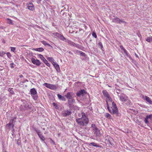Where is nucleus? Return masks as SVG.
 I'll use <instances>...</instances> for the list:
<instances>
[{"instance_id": "7ed1b4c3", "label": "nucleus", "mask_w": 152, "mask_h": 152, "mask_svg": "<svg viewBox=\"0 0 152 152\" xmlns=\"http://www.w3.org/2000/svg\"><path fill=\"white\" fill-rule=\"evenodd\" d=\"M30 92L31 95L33 99L34 100H36L38 98L37 92V91L34 88H32L30 89Z\"/></svg>"}, {"instance_id": "3c124183", "label": "nucleus", "mask_w": 152, "mask_h": 152, "mask_svg": "<svg viewBox=\"0 0 152 152\" xmlns=\"http://www.w3.org/2000/svg\"><path fill=\"white\" fill-rule=\"evenodd\" d=\"M99 45L101 46L102 48H103V46L101 43L100 42L99 43Z\"/></svg>"}, {"instance_id": "37998d69", "label": "nucleus", "mask_w": 152, "mask_h": 152, "mask_svg": "<svg viewBox=\"0 0 152 152\" xmlns=\"http://www.w3.org/2000/svg\"><path fill=\"white\" fill-rule=\"evenodd\" d=\"M6 54H7V56L9 58H10L11 56V54L9 52L7 53H6Z\"/></svg>"}, {"instance_id": "7c9ffc66", "label": "nucleus", "mask_w": 152, "mask_h": 152, "mask_svg": "<svg viewBox=\"0 0 152 152\" xmlns=\"http://www.w3.org/2000/svg\"><path fill=\"white\" fill-rule=\"evenodd\" d=\"M125 102H126V104L127 105H129L131 104V102L128 99V98L126 99V101H125Z\"/></svg>"}, {"instance_id": "f03ea898", "label": "nucleus", "mask_w": 152, "mask_h": 152, "mask_svg": "<svg viewBox=\"0 0 152 152\" xmlns=\"http://www.w3.org/2000/svg\"><path fill=\"white\" fill-rule=\"evenodd\" d=\"M32 107V105L29 104L25 100H24L23 103L21 105L20 107V109L21 110H31Z\"/></svg>"}, {"instance_id": "39448f33", "label": "nucleus", "mask_w": 152, "mask_h": 152, "mask_svg": "<svg viewBox=\"0 0 152 152\" xmlns=\"http://www.w3.org/2000/svg\"><path fill=\"white\" fill-rule=\"evenodd\" d=\"M44 85L47 88L53 90L56 89L57 87V86L56 85L46 83H44Z\"/></svg>"}, {"instance_id": "412c9836", "label": "nucleus", "mask_w": 152, "mask_h": 152, "mask_svg": "<svg viewBox=\"0 0 152 152\" xmlns=\"http://www.w3.org/2000/svg\"><path fill=\"white\" fill-rule=\"evenodd\" d=\"M57 96H58V98L59 99L61 100L62 101H65L66 99L64 97L61 96V95H60V94H57Z\"/></svg>"}, {"instance_id": "2f4dec72", "label": "nucleus", "mask_w": 152, "mask_h": 152, "mask_svg": "<svg viewBox=\"0 0 152 152\" xmlns=\"http://www.w3.org/2000/svg\"><path fill=\"white\" fill-rule=\"evenodd\" d=\"M89 145H92L94 147H99V145H97L96 143H95L94 142H92L90 143L89 144Z\"/></svg>"}, {"instance_id": "4d7b16f0", "label": "nucleus", "mask_w": 152, "mask_h": 152, "mask_svg": "<svg viewBox=\"0 0 152 152\" xmlns=\"http://www.w3.org/2000/svg\"><path fill=\"white\" fill-rule=\"evenodd\" d=\"M3 152H7L6 151H4Z\"/></svg>"}, {"instance_id": "a878e982", "label": "nucleus", "mask_w": 152, "mask_h": 152, "mask_svg": "<svg viewBox=\"0 0 152 152\" xmlns=\"http://www.w3.org/2000/svg\"><path fill=\"white\" fill-rule=\"evenodd\" d=\"M77 52H78V53H80V55L83 56H86L85 54L82 51L76 50L75 51V53H76Z\"/></svg>"}, {"instance_id": "ea45409f", "label": "nucleus", "mask_w": 152, "mask_h": 152, "mask_svg": "<svg viewBox=\"0 0 152 152\" xmlns=\"http://www.w3.org/2000/svg\"><path fill=\"white\" fill-rule=\"evenodd\" d=\"M9 91L11 94H13V91L12 90V89L10 88L8 89Z\"/></svg>"}, {"instance_id": "4c0bfd02", "label": "nucleus", "mask_w": 152, "mask_h": 152, "mask_svg": "<svg viewBox=\"0 0 152 152\" xmlns=\"http://www.w3.org/2000/svg\"><path fill=\"white\" fill-rule=\"evenodd\" d=\"M53 104L55 107L56 109H58L59 108V107L56 103L53 102Z\"/></svg>"}, {"instance_id": "4468645a", "label": "nucleus", "mask_w": 152, "mask_h": 152, "mask_svg": "<svg viewBox=\"0 0 152 152\" xmlns=\"http://www.w3.org/2000/svg\"><path fill=\"white\" fill-rule=\"evenodd\" d=\"M71 110H64L62 113V115L64 117H66L67 116H69L71 114Z\"/></svg>"}, {"instance_id": "5701e85b", "label": "nucleus", "mask_w": 152, "mask_h": 152, "mask_svg": "<svg viewBox=\"0 0 152 152\" xmlns=\"http://www.w3.org/2000/svg\"><path fill=\"white\" fill-rule=\"evenodd\" d=\"M91 127L92 129L93 132L98 129V128H97L96 127V125L94 124H92L91 125Z\"/></svg>"}, {"instance_id": "49530a36", "label": "nucleus", "mask_w": 152, "mask_h": 152, "mask_svg": "<svg viewBox=\"0 0 152 152\" xmlns=\"http://www.w3.org/2000/svg\"><path fill=\"white\" fill-rule=\"evenodd\" d=\"M36 132L38 136L41 134L40 133V132L39 130H36Z\"/></svg>"}, {"instance_id": "a211bd4d", "label": "nucleus", "mask_w": 152, "mask_h": 152, "mask_svg": "<svg viewBox=\"0 0 152 152\" xmlns=\"http://www.w3.org/2000/svg\"><path fill=\"white\" fill-rule=\"evenodd\" d=\"M28 8L31 10L33 11L34 10V7L32 3H30L27 4Z\"/></svg>"}, {"instance_id": "13d9d810", "label": "nucleus", "mask_w": 152, "mask_h": 152, "mask_svg": "<svg viewBox=\"0 0 152 152\" xmlns=\"http://www.w3.org/2000/svg\"><path fill=\"white\" fill-rule=\"evenodd\" d=\"M108 86L109 87H111L110 86H109V85H108Z\"/></svg>"}, {"instance_id": "c9c22d12", "label": "nucleus", "mask_w": 152, "mask_h": 152, "mask_svg": "<svg viewBox=\"0 0 152 152\" xmlns=\"http://www.w3.org/2000/svg\"><path fill=\"white\" fill-rule=\"evenodd\" d=\"M8 20V23L9 24L13 25V21L12 20L9 19V18L7 19Z\"/></svg>"}, {"instance_id": "6e6552de", "label": "nucleus", "mask_w": 152, "mask_h": 152, "mask_svg": "<svg viewBox=\"0 0 152 152\" xmlns=\"http://www.w3.org/2000/svg\"><path fill=\"white\" fill-rule=\"evenodd\" d=\"M112 22L117 23L120 24L121 23H126V22L120 19L117 17H115L113 18L112 20Z\"/></svg>"}, {"instance_id": "58836bf2", "label": "nucleus", "mask_w": 152, "mask_h": 152, "mask_svg": "<svg viewBox=\"0 0 152 152\" xmlns=\"http://www.w3.org/2000/svg\"><path fill=\"white\" fill-rule=\"evenodd\" d=\"M112 107H111L114 108H115L117 107L116 105L115 102H113L112 103Z\"/></svg>"}, {"instance_id": "393cba45", "label": "nucleus", "mask_w": 152, "mask_h": 152, "mask_svg": "<svg viewBox=\"0 0 152 152\" xmlns=\"http://www.w3.org/2000/svg\"><path fill=\"white\" fill-rule=\"evenodd\" d=\"M41 42L45 45H48L49 47H52L51 45L47 43L46 41L43 40L41 41Z\"/></svg>"}, {"instance_id": "f8f14e48", "label": "nucleus", "mask_w": 152, "mask_h": 152, "mask_svg": "<svg viewBox=\"0 0 152 152\" xmlns=\"http://www.w3.org/2000/svg\"><path fill=\"white\" fill-rule=\"evenodd\" d=\"M32 62L34 64L39 66L41 64L40 61L38 59H35L34 58H31Z\"/></svg>"}, {"instance_id": "a18cd8bd", "label": "nucleus", "mask_w": 152, "mask_h": 152, "mask_svg": "<svg viewBox=\"0 0 152 152\" xmlns=\"http://www.w3.org/2000/svg\"><path fill=\"white\" fill-rule=\"evenodd\" d=\"M14 65V64L13 63H11L10 64V67L12 68H13L14 67V66H13V65Z\"/></svg>"}, {"instance_id": "c85d7f7f", "label": "nucleus", "mask_w": 152, "mask_h": 152, "mask_svg": "<svg viewBox=\"0 0 152 152\" xmlns=\"http://www.w3.org/2000/svg\"><path fill=\"white\" fill-rule=\"evenodd\" d=\"M60 39L66 42V41L68 39H66L65 37H64L62 35H61L59 37Z\"/></svg>"}, {"instance_id": "b1692460", "label": "nucleus", "mask_w": 152, "mask_h": 152, "mask_svg": "<svg viewBox=\"0 0 152 152\" xmlns=\"http://www.w3.org/2000/svg\"><path fill=\"white\" fill-rule=\"evenodd\" d=\"M123 51L124 52V53L126 54V56L128 57L129 58H130V59L132 60V58L131 56H130L129 54L128 53L127 50L125 49Z\"/></svg>"}, {"instance_id": "cd10ccee", "label": "nucleus", "mask_w": 152, "mask_h": 152, "mask_svg": "<svg viewBox=\"0 0 152 152\" xmlns=\"http://www.w3.org/2000/svg\"><path fill=\"white\" fill-rule=\"evenodd\" d=\"M149 115H147L146 117L145 118V120H144V121L145 123L147 124H148V118L150 119V117Z\"/></svg>"}, {"instance_id": "603ef678", "label": "nucleus", "mask_w": 152, "mask_h": 152, "mask_svg": "<svg viewBox=\"0 0 152 152\" xmlns=\"http://www.w3.org/2000/svg\"><path fill=\"white\" fill-rule=\"evenodd\" d=\"M135 55L136 57H137V58L139 57L138 56L136 53H135Z\"/></svg>"}, {"instance_id": "c756f323", "label": "nucleus", "mask_w": 152, "mask_h": 152, "mask_svg": "<svg viewBox=\"0 0 152 152\" xmlns=\"http://www.w3.org/2000/svg\"><path fill=\"white\" fill-rule=\"evenodd\" d=\"M146 41L149 42H152V36H150L149 37H148L146 39Z\"/></svg>"}, {"instance_id": "4be33fe9", "label": "nucleus", "mask_w": 152, "mask_h": 152, "mask_svg": "<svg viewBox=\"0 0 152 152\" xmlns=\"http://www.w3.org/2000/svg\"><path fill=\"white\" fill-rule=\"evenodd\" d=\"M94 132L96 136H98L100 135V132L98 129L94 131Z\"/></svg>"}, {"instance_id": "1a4fd4ad", "label": "nucleus", "mask_w": 152, "mask_h": 152, "mask_svg": "<svg viewBox=\"0 0 152 152\" xmlns=\"http://www.w3.org/2000/svg\"><path fill=\"white\" fill-rule=\"evenodd\" d=\"M107 108L109 111L111 113L114 114H118V110L117 107L114 108L111 107L110 108L108 106L107 107Z\"/></svg>"}, {"instance_id": "bb28decb", "label": "nucleus", "mask_w": 152, "mask_h": 152, "mask_svg": "<svg viewBox=\"0 0 152 152\" xmlns=\"http://www.w3.org/2000/svg\"><path fill=\"white\" fill-rule=\"evenodd\" d=\"M34 50H35L36 51L39 52H42L44 50V49L42 48H35L34 49Z\"/></svg>"}, {"instance_id": "a19ab883", "label": "nucleus", "mask_w": 152, "mask_h": 152, "mask_svg": "<svg viewBox=\"0 0 152 152\" xmlns=\"http://www.w3.org/2000/svg\"><path fill=\"white\" fill-rule=\"evenodd\" d=\"M92 35L95 38H96L97 37V36L95 32L93 31L92 33Z\"/></svg>"}, {"instance_id": "bf43d9fd", "label": "nucleus", "mask_w": 152, "mask_h": 152, "mask_svg": "<svg viewBox=\"0 0 152 152\" xmlns=\"http://www.w3.org/2000/svg\"><path fill=\"white\" fill-rule=\"evenodd\" d=\"M22 76H22V75H21V77H22Z\"/></svg>"}, {"instance_id": "864d4df0", "label": "nucleus", "mask_w": 152, "mask_h": 152, "mask_svg": "<svg viewBox=\"0 0 152 152\" xmlns=\"http://www.w3.org/2000/svg\"><path fill=\"white\" fill-rule=\"evenodd\" d=\"M17 144H18V145H19V143H18V141L17 142Z\"/></svg>"}, {"instance_id": "2eb2a0df", "label": "nucleus", "mask_w": 152, "mask_h": 152, "mask_svg": "<svg viewBox=\"0 0 152 152\" xmlns=\"http://www.w3.org/2000/svg\"><path fill=\"white\" fill-rule=\"evenodd\" d=\"M75 102V100L74 99L68 100V104L69 107H72L74 106L73 104Z\"/></svg>"}, {"instance_id": "9b49d317", "label": "nucleus", "mask_w": 152, "mask_h": 152, "mask_svg": "<svg viewBox=\"0 0 152 152\" xmlns=\"http://www.w3.org/2000/svg\"><path fill=\"white\" fill-rule=\"evenodd\" d=\"M74 94L73 93L68 92L65 95V96L68 100H69L73 99V98L74 97Z\"/></svg>"}, {"instance_id": "473e14b6", "label": "nucleus", "mask_w": 152, "mask_h": 152, "mask_svg": "<svg viewBox=\"0 0 152 152\" xmlns=\"http://www.w3.org/2000/svg\"><path fill=\"white\" fill-rule=\"evenodd\" d=\"M47 59L48 60H49L50 62H51L53 64V63L55 62L54 61V59L52 57H48L47 58Z\"/></svg>"}, {"instance_id": "aec40b11", "label": "nucleus", "mask_w": 152, "mask_h": 152, "mask_svg": "<svg viewBox=\"0 0 152 152\" xmlns=\"http://www.w3.org/2000/svg\"><path fill=\"white\" fill-rule=\"evenodd\" d=\"M145 100L150 104H152V101L151 99L148 96H145Z\"/></svg>"}, {"instance_id": "09e8293b", "label": "nucleus", "mask_w": 152, "mask_h": 152, "mask_svg": "<svg viewBox=\"0 0 152 152\" xmlns=\"http://www.w3.org/2000/svg\"><path fill=\"white\" fill-rule=\"evenodd\" d=\"M120 48H121V49H122V50H124L125 49L124 48V47H123L122 46V45H121V46H120Z\"/></svg>"}, {"instance_id": "8fccbe9b", "label": "nucleus", "mask_w": 152, "mask_h": 152, "mask_svg": "<svg viewBox=\"0 0 152 152\" xmlns=\"http://www.w3.org/2000/svg\"><path fill=\"white\" fill-rule=\"evenodd\" d=\"M150 117V119L152 120V114H151L149 115Z\"/></svg>"}, {"instance_id": "f3484780", "label": "nucleus", "mask_w": 152, "mask_h": 152, "mask_svg": "<svg viewBox=\"0 0 152 152\" xmlns=\"http://www.w3.org/2000/svg\"><path fill=\"white\" fill-rule=\"evenodd\" d=\"M85 93V91L84 89H81L80 91H78L76 94L78 96H80L81 95Z\"/></svg>"}, {"instance_id": "f704fd0d", "label": "nucleus", "mask_w": 152, "mask_h": 152, "mask_svg": "<svg viewBox=\"0 0 152 152\" xmlns=\"http://www.w3.org/2000/svg\"><path fill=\"white\" fill-rule=\"evenodd\" d=\"M53 35L54 36H56L58 38H59L60 36L61 35V34L58 33L57 32L54 33H53Z\"/></svg>"}, {"instance_id": "5fc2aeb1", "label": "nucleus", "mask_w": 152, "mask_h": 152, "mask_svg": "<svg viewBox=\"0 0 152 152\" xmlns=\"http://www.w3.org/2000/svg\"><path fill=\"white\" fill-rule=\"evenodd\" d=\"M38 1L39 2H40L41 0H38Z\"/></svg>"}, {"instance_id": "20e7f679", "label": "nucleus", "mask_w": 152, "mask_h": 152, "mask_svg": "<svg viewBox=\"0 0 152 152\" xmlns=\"http://www.w3.org/2000/svg\"><path fill=\"white\" fill-rule=\"evenodd\" d=\"M16 119V117H14L13 118H12L10 120L9 123L7 124V126H8L9 129H10V128L12 127V129L13 131H14V129L13 128L14 126V124L13 123L15 121V119Z\"/></svg>"}, {"instance_id": "9d476101", "label": "nucleus", "mask_w": 152, "mask_h": 152, "mask_svg": "<svg viewBox=\"0 0 152 152\" xmlns=\"http://www.w3.org/2000/svg\"><path fill=\"white\" fill-rule=\"evenodd\" d=\"M113 140V139L109 136H107L105 137V142L107 144L112 145L111 142Z\"/></svg>"}, {"instance_id": "6e6d98bb", "label": "nucleus", "mask_w": 152, "mask_h": 152, "mask_svg": "<svg viewBox=\"0 0 152 152\" xmlns=\"http://www.w3.org/2000/svg\"><path fill=\"white\" fill-rule=\"evenodd\" d=\"M71 53V52L70 51H69V53Z\"/></svg>"}, {"instance_id": "423d86ee", "label": "nucleus", "mask_w": 152, "mask_h": 152, "mask_svg": "<svg viewBox=\"0 0 152 152\" xmlns=\"http://www.w3.org/2000/svg\"><path fill=\"white\" fill-rule=\"evenodd\" d=\"M118 96L119 97L120 100L123 102H125L128 97L125 94L123 93L118 94Z\"/></svg>"}, {"instance_id": "de8ad7c7", "label": "nucleus", "mask_w": 152, "mask_h": 152, "mask_svg": "<svg viewBox=\"0 0 152 152\" xmlns=\"http://www.w3.org/2000/svg\"><path fill=\"white\" fill-rule=\"evenodd\" d=\"M45 64L48 66H50V64L48 62V61H47V62L46 63H45Z\"/></svg>"}, {"instance_id": "dca6fc26", "label": "nucleus", "mask_w": 152, "mask_h": 152, "mask_svg": "<svg viewBox=\"0 0 152 152\" xmlns=\"http://www.w3.org/2000/svg\"><path fill=\"white\" fill-rule=\"evenodd\" d=\"M53 65L55 67L57 72H59L60 71V68L58 64L56 62L53 63Z\"/></svg>"}, {"instance_id": "e433bc0d", "label": "nucleus", "mask_w": 152, "mask_h": 152, "mask_svg": "<svg viewBox=\"0 0 152 152\" xmlns=\"http://www.w3.org/2000/svg\"><path fill=\"white\" fill-rule=\"evenodd\" d=\"M105 116L108 118H110L111 117V115L108 113H106L105 115Z\"/></svg>"}, {"instance_id": "f257e3e1", "label": "nucleus", "mask_w": 152, "mask_h": 152, "mask_svg": "<svg viewBox=\"0 0 152 152\" xmlns=\"http://www.w3.org/2000/svg\"><path fill=\"white\" fill-rule=\"evenodd\" d=\"M79 117L81 116V117L77 118L76 120V122L81 126H86L88 124L89 120L85 113L83 112L82 113L80 114H79Z\"/></svg>"}, {"instance_id": "c03bdc74", "label": "nucleus", "mask_w": 152, "mask_h": 152, "mask_svg": "<svg viewBox=\"0 0 152 152\" xmlns=\"http://www.w3.org/2000/svg\"><path fill=\"white\" fill-rule=\"evenodd\" d=\"M5 53L3 51H0V56H3Z\"/></svg>"}, {"instance_id": "72a5a7b5", "label": "nucleus", "mask_w": 152, "mask_h": 152, "mask_svg": "<svg viewBox=\"0 0 152 152\" xmlns=\"http://www.w3.org/2000/svg\"><path fill=\"white\" fill-rule=\"evenodd\" d=\"M41 140L42 141H44L45 140V138L42 135V134H41L38 136Z\"/></svg>"}, {"instance_id": "ddd939ff", "label": "nucleus", "mask_w": 152, "mask_h": 152, "mask_svg": "<svg viewBox=\"0 0 152 152\" xmlns=\"http://www.w3.org/2000/svg\"><path fill=\"white\" fill-rule=\"evenodd\" d=\"M102 93L104 96L106 97L107 100H111V98L110 96L106 90H103L102 91Z\"/></svg>"}, {"instance_id": "0eeeda50", "label": "nucleus", "mask_w": 152, "mask_h": 152, "mask_svg": "<svg viewBox=\"0 0 152 152\" xmlns=\"http://www.w3.org/2000/svg\"><path fill=\"white\" fill-rule=\"evenodd\" d=\"M66 42L70 45L76 47L78 48H80L81 47V46L78 44L75 43L71 40H67L66 41Z\"/></svg>"}, {"instance_id": "6ab92c4d", "label": "nucleus", "mask_w": 152, "mask_h": 152, "mask_svg": "<svg viewBox=\"0 0 152 152\" xmlns=\"http://www.w3.org/2000/svg\"><path fill=\"white\" fill-rule=\"evenodd\" d=\"M39 57L45 63H47V61L42 55L39 54Z\"/></svg>"}, {"instance_id": "79ce46f5", "label": "nucleus", "mask_w": 152, "mask_h": 152, "mask_svg": "<svg viewBox=\"0 0 152 152\" xmlns=\"http://www.w3.org/2000/svg\"><path fill=\"white\" fill-rule=\"evenodd\" d=\"M11 51H13V52H15V48L14 47H11Z\"/></svg>"}]
</instances>
